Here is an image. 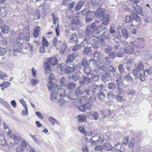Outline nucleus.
<instances>
[{"mask_svg": "<svg viewBox=\"0 0 152 152\" xmlns=\"http://www.w3.org/2000/svg\"><path fill=\"white\" fill-rule=\"evenodd\" d=\"M50 64L52 65L57 64H58L57 59L55 57L50 58H48L47 61L44 64L46 68V72L45 73V75L48 76L51 74V65Z\"/></svg>", "mask_w": 152, "mask_h": 152, "instance_id": "obj_1", "label": "nucleus"}, {"mask_svg": "<svg viewBox=\"0 0 152 152\" xmlns=\"http://www.w3.org/2000/svg\"><path fill=\"white\" fill-rule=\"evenodd\" d=\"M21 145L18 146L16 149V152H24L23 148L26 150V152H35L34 150L31 148L28 143L24 140H21Z\"/></svg>", "mask_w": 152, "mask_h": 152, "instance_id": "obj_2", "label": "nucleus"}, {"mask_svg": "<svg viewBox=\"0 0 152 152\" xmlns=\"http://www.w3.org/2000/svg\"><path fill=\"white\" fill-rule=\"evenodd\" d=\"M23 32L22 34H19L18 38L20 39H23L26 42H28L30 38V34L28 26H27L26 28L23 29Z\"/></svg>", "mask_w": 152, "mask_h": 152, "instance_id": "obj_3", "label": "nucleus"}, {"mask_svg": "<svg viewBox=\"0 0 152 152\" xmlns=\"http://www.w3.org/2000/svg\"><path fill=\"white\" fill-rule=\"evenodd\" d=\"M93 106V102L90 99L88 102H87L84 104L81 105L78 108L79 111L81 112L85 111L86 110H91V107Z\"/></svg>", "mask_w": 152, "mask_h": 152, "instance_id": "obj_4", "label": "nucleus"}, {"mask_svg": "<svg viewBox=\"0 0 152 152\" xmlns=\"http://www.w3.org/2000/svg\"><path fill=\"white\" fill-rule=\"evenodd\" d=\"M144 69V66L142 63L140 62L138 63L135 67L133 71V73L134 75L137 77L138 75H140V73L143 72Z\"/></svg>", "mask_w": 152, "mask_h": 152, "instance_id": "obj_5", "label": "nucleus"}, {"mask_svg": "<svg viewBox=\"0 0 152 152\" xmlns=\"http://www.w3.org/2000/svg\"><path fill=\"white\" fill-rule=\"evenodd\" d=\"M46 76H48V79H49V83L48 85V90L50 91H53L55 89L57 90L58 89V86H56L55 87L53 86V83L52 81L54 80V76L53 75H52L51 74H50L48 76L46 75H45Z\"/></svg>", "mask_w": 152, "mask_h": 152, "instance_id": "obj_6", "label": "nucleus"}, {"mask_svg": "<svg viewBox=\"0 0 152 152\" xmlns=\"http://www.w3.org/2000/svg\"><path fill=\"white\" fill-rule=\"evenodd\" d=\"M95 23H93L90 26L88 25L86 28V34L88 36L92 34L96 28V25Z\"/></svg>", "mask_w": 152, "mask_h": 152, "instance_id": "obj_7", "label": "nucleus"}, {"mask_svg": "<svg viewBox=\"0 0 152 152\" xmlns=\"http://www.w3.org/2000/svg\"><path fill=\"white\" fill-rule=\"evenodd\" d=\"M93 14H94V15L96 17L99 18L100 20L102 19L104 17V10L103 9L99 8L95 13L94 12Z\"/></svg>", "mask_w": 152, "mask_h": 152, "instance_id": "obj_8", "label": "nucleus"}, {"mask_svg": "<svg viewBox=\"0 0 152 152\" xmlns=\"http://www.w3.org/2000/svg\"><path fill=\"white\" fill-rule=\"evenodd\" d=\"M18 45L20 47L17 49L16 48H13V51L12 52H8V56H11L14 55V56H17V53H19L21 50L22 46L21 44L19 43Z\"/></svg>", "mask_w": 152, "mask_h": 152, "instance_id": "obj_9", "label": "nucleus"}, {"mask_svg": "<svg viewBox=\"0 0 152 152\" xmlns=\"http://www.w3.org/2000/svg\"><path fill=\"white\" fill-rule=\"evenodd\" d=\"M127 43V42L124 41L120 42L119 43L115 44L114 46L115 50H117L119 48L121 50H122V48L124 47L125 45H126Z\"/></svg>", "mask_w": 152, "mask_h": 152, "instance_id": "obj_10", "label": "nucleus"}, {"mask_svg": "<svg viewBox=\"0 0 152 152\" xmlns=\"http://www.w3.org/2000/svg\"><path fill=\"white\" fill-rule=\"evenodd\" d=\"M67 47V43L65 41H64L62 42L59 47L57 48V49L59 50V52L61 53H63L66 50Z\"/></svg>", "mask_w": 152, "mask_h": 152, "instance_id": "obj_11", "label": "nucleus"}, {"mask_svg": "<svg viewBox=\"0 0 152 152\" xmlns=\"http://www.w3.org/2000/svg\"><path fill=\"white\" fill-rule=\"evenodd\" d=\"M103 4V2L101 0H91V4L93 5L94 8L96 7H99L102 6Z\"/></svg>", "mask_w": 152, "mask_h": 152, "instance_id": "obj_12", "label": "nucleus"}, {"mask_svg": "<svg viewBox=\"0 0 152 152\" xmlns=\"http://www.w3.org/2000/svg\"><path fill=\"white\" fill-rule=\"evenodd\" d=\"M67 66L64 64H58V65L57 69L58 72L59 73H62L64 72L66 70Z\"/></svg>", "mask_w": 152, "mask_h": 152, "instance_id": "obj_13", "label": "nucleus"}, {"mask_svg": "<svg viewBox=\"0 0 152 152\" xmlns=\"http://www.w3.org/2000/svg\"><path fill=\"white\" fill-rule=\"evenodd\" d=\"M77 56V53H74L69 55L67 57V59L66 61L67 63H69L72 62L76 58Z\"/></svg>", "mask_w": 152, "mask_h": 152, "instance_id": "obj_14", "label": "nucleus"}, {"mask_svg": "<svg viewBox=\"0 0 152 152\" xmlns=\"http://www.w3.org/2000/svg\"><path fill=\"white\" fill-rule=\"evenodd\" d=\"M124 52L126 54H132L134 52V48L131 46L125 47L124 48Z\"/></svg>", "mask_w": 152, "mask_h": 152, "instance_id": "obj_15", "label": "nucleus"}, {"mask_svg": "<svg viewBox=\"0 0 152 152\" xmlns=\"http://www.w3.org/2000/svg\"><path fill=\"white\" fill-rule=\"evenodd\" d=\"M85 3V1H84L81 0L79 1L76 4L74 8L75 10L76 11L79 10L81 9Z\"/></svg>", "mask_w": 152, "mask_h": 152, "instance_id": "obj_16", "label": "nucleus"}, {"mask_svg": "<svg viewBox=\"0 0 152 152\" xmlns=\"http://www.w3.org/2000/svg\"><path fill=\"white\" fill-rule=\"evenodd\" d=\"M94 12L90 11L88 8H86L84 10L80 12L79 14L80 15L84 16L87 15L91 14H93Z\"/></svg>", "mask_w": 152, "mask_h": 152, "instance_id": "obj_17", "label": "nucleus"}, {"mask_svg": "<svg viewBox=\"0 0 152 152\" xmlns=\"http://www.w3.org/2000/svg\"><path fill=\"white\" fill-rule=\"evenodd\" d=\"M103 139L100 137H99L96 140L91 142L92 145H97L102 144L103 142Z\"/></svg>", "mask_w": 152, "mask_h": 152, "instance_id": "obj_18", "label": "nucleus"}, {"mask_svg": "<svg viewBox=\"0 0 152 152\" xmlns=\"http://www.w3.org/2000/svg\"><path fill=\"white\" fill-rule=\"evenodd\" d=\"M86 92V90L84 89H81L79 88H77L75 90V93L77 97L79 95L83 94Z\"/></svg>", "mask_w": 152, "mask_h": 152, "instance_id": "obj_19", "label": "nucleus"}, {"mask_svg": "<svg viewBox=\"0 0 152 152\" xmlns=\"http://www.w3.org/2000/svg\"><path fill=\"white\" fill-rule=\"evenodd\" d=\"M67 97L69 99L72 100L76 99L77 97L75 92H69L67 95Z\"/></svg>", "mask_w": 152, "mask_h": 152, "instance_id": "obj_20", "label": "nucleus"}, {"mask_svg": "<svg viewBox=\"0 0 152 152\" xmlns=\"http://www.w3.org/2000/svg\"><path fill=\"white\" fill-rule=\"evenodd\" d=\"M103 149L108 151L112 150L113 149V147H112L110 144L108 143H105L103 145Z\"/></svg>", "mask_w": 152, "mask_h": 152, "instance_id": "obj_21", "label": "nucleus"}, {"mask_svg": "<svg viewBox=\"0 0 152 152\" xmlns=\"http://www.w3.org/2000/svg\"><path fill=\"white\" fill-rule=\"evenodd\" d=\"M111 77V75L109 73H105L101 77L102 80H108Z\"/></svg>", "mask_w": 152, "mask_h": 152, "instance_id": "obj_22", "label": "nucleus"}, {"mask_svg": "<svg viewBox=\"0 0 152 152\" xmlns=\"http://www.w3.org/2000/svg\"><path fill=\"white\" fill-rule=\"evenodd\" d=\"M40 28L39 26H37L34 29L33 32V35L34 37H37L39 34Z\"/></svg>", "mask_w": 152, "mask_h": 152, "instance_id": "obj_23", "label": "nucleus"}, {"mask_svg": "<svg viewBox=\"0 0 152 152\" xmlns=\"http://www.w3.org/2000/svg\"><path fill=\"white\" fill-rule=\"evenodd\" d=\"M88 115L93 117L94 119L95 120H97L98 118V114L97 113L94 111L89 112L88 113Z\"/></svg>", "mask_w": 152, "mask_h": 152, "instance_id": "obj_24", "label": "nucleus"}, {"mask_svg": "<svg viewBox=\"0 0 152 152\" xmlns=\"http://www.w3.org/2000/svg\"><path fill=\"white\" fill-rule=\"evenodd\" d=\"M57 95H59L60 97H64L65 95V93L64 90L60 88L59 89L57 90Z\"/></svg>", "mask_w": 152, "mask_h": 152, "instance_id": "obj_25", "label": "nucleus"}, {"mask_svg": "<svg viewBox=\"0 0 152 152\" xmlns=\"http://www.w3.org/2000/svg\"><path fill=\"white\" fill-rule=\"evenodd\" d=\"M57 93V90L55 88L51 94V100L53 101H55L57 99V96L58 95L56 94Z\"/></svg>", "mask_w": 152, "mask_h": 152, "instance_id": "obj_26", "label": "nucleus"}, {"mask_svg": "<svg viewBox=\"0 0 152 152\" xmlns=\"http://www.w3.org/2000/svg\"><path fill=\"white\" fill-rule=\"evenodd\" d=\"M69 41L71 42H76L77 41V36L75 34H73L69 38Z\"/></svg>", "mask_w": 152, "mask_h": 152, "instance_id": "obj_27", "label": "nucleus"}, {"mask_svg": "<svg viewBox=\"0 0 152 152\" xmlns=\"http://www.w3.org/2000/svg\"><path fill=\"white\" fill-rule=\"evenodd\" d=\"M75 69V67L67 66L66 70L65 71V73L67 74L69 73L73 72Z\"/></svg>", "mask_w": 152, "mask_h": 152, "instance_id": "obj_28", "label": "nucleus"}, {"mask_svg": "<svg viewBox=\"0 0 152 152\" xmlns=\"http://www.w3.org/2000/svg\"><path fill=\"white\" fill-rule=\"evenodd\" d=\"M93 55L94 58L98 60H99L102 57V53L98 51H95Z\"/></svg>", "mask_w": 152, "mask_h": 152, "instance_id": "obj_29", "label": "nucleus"}, {"mask_svg": "<svg viewBox=\"0 0 152 152\" xmlns=\"http://www.w3.org/2000/svg\"><path fill=\"white\" fill-rule=\"evenodd\" d=\"M84 72L87 75L91 74L92 73V69L88 66L85 67L84 68Z\"/></svg>", "mask_w": 152, "mask_h": 152, "instance_id": "obj_30", "label": "nucleus"}, {"mask_svg": "<svg viewBox=\"0 0 152 152\" xmlns=\"http://www.w3.org/2000/svg\"><path fill=\"white\" fill-rule=\"evenodd\" d=\"M102 23L103 24L106 25L108 24L110 20V17L108 15H106L104 17Z\"/></svg>", "mask_w": 152, "mask_h": 152, "instance_id": "obj_31", "label": "nucleus"}, {"mask_svg": "<svg viewBox=\"0 0 152 152\" xmlns=\"http://www.w3.org/2000/svg\"><path fill=\"white\" fill-rule=\"evenodd\" d=\"M75 83H70L66 85V87L68 89L73 90L76 87Z\"/></svg>", "mask_w": 152, "mask_h": 152, "instance_id": "obj_32", "label": "nucleus"}, {"mask_svg": "<svg viewBox=\"0 0 152 152\" xmlns=\"http://www.w3.org/2000/svg\"><path fill=\"white\" fill-rule=\"evenodd\" d=\"M1 136L2 138L0 139V144L3 146L7 145V142L5 139L4 135L1 134Z\"/></svg>", "mask_w": 152, "mask_h": 152, "instance_id": "obj_33", "label": "nucleus"}, {"mask_svg": "<svg viewBox=\"0 0 152 152\" xmlns=\"http://www.w3.org/2000/svg\"><path fill=\"white\" fill-rule=\"evenodd\" d=\"M12 139H13L15 143L17 144L19 142L21 138L20 137L15 134H13V138Z\"/></svg>", "mask_w": 152, "mask_h": 152, "instance_id": "obj_34", "label": "nucleus"}, {"mask_svg": "<svg viewBox=\"0 0 152 152\" xmlns=\"http://www.w3.org/2000/svg\"><path fill=\"white\" fill-rule=\"evenodd\" d=\"M48 120L53 125L55 124V123L58 124H60L59 122L52 117H49Z\"/></svg>", "mask_w": 152, "mask_h": 152, "instance_id": "obj_35", "label": "nucleus"}, {"mask_svg": "<svg viewBox=\"0 0 152 152\" xmlns=\"http://www.w3.org/2000/svg\"><path fill=\"white\" fill-rule=\"evenodd\" d=\"M79 102L81 103H86L89 101V99L86 96H81L79 100Z\"/></svg>", "mask_w": 152, "mask_h": 152, "instance_id": "obj_36", "label": "nucleus"}, {"mask_svg": "<svg viewBox=\"0 0 152 152\" xmlns=\"http://www.w3.org/2000/svg\"><path fill=\"white\" fill-rule=\"evenodd\" d=\"M143 73L145 76L148 75L152 76V67H150L148 69L145 70L143 72Z\"/></svg>", "mask_w": 152, "mask_h": 152, "instance_id": "obj_37", "label": "nucleus"}, {"mask_svg": "<svg viewBox=\"0 0 152 152\" xmlns=\"http://www.w3.org/2000/svg\"><path fill=\"white\" fill-rule=\"evenodd\" d=\"M82 66L85 67L88 66L89 65V64L88 63L86 58L84 57L83 58L82 61L81 63Z\"/></svg>", "mask_w": 152, "mask_h": 152, "instance_id": "obj_38", "label": "nucleus"}, {"mask_svg": "<svg viewBox=\"0 0 152 152\" xmlns=\"http://www.w3.org/2000/svg\"><path fill=\"white\" fill-rule=\"evenodd\" d=\"M117 84L118 86V89L120 90L121 89V87L123 85V83L121 80L120 79H117L116 80Z\"/></svg>", "mask_w": 152, "mask_h": 152, "instance_id": "obj_39", "label": "nucleus"}, {"mask_svg": "<svg viewBox=\"0 0 152 152\" xmlns=\"http://www.w3.org/2000/svg\"><path fill=\"white\" fill-rule=\"evenodd\" d=\"M1 28L3 33L6 34L8 33L9 29V27L7 25L2 26Z\"/></svg>", "mask_w": 152, "mask_h": 152, "instance_id": "obj_40", "label": "nucleus"}, {"mask_svg": "<svg viewBox=\"0 0 152 152\" xmlns=\"http://www.w3.org/2000/svg\"><path fill=\"white\" fill-rule=\"evenodd\" d=\"M60 83L62 86H66V84L67 83V80L66 78L64 77H62L60 81Z\"/></svg>", "mask_w": 152, "mask_h": 152, "instance_id": "obj_41", "label": "nucleus"}, {"mask_svg": "<svg viewBox=\"0 0 152 152\" xmlns=\"http://www.w3.org/2000/svg\"><path fill=\"white\" fill-rule=\"evenodd\" d=\"M53 44L54 46L56 47L60 43H61V40H58L56 37H54L53 40Z\"/></svg>", "mask_w": 152, "mask_h": 152, "instance_id": "obj_42", "label": "nucleus"}, {"mask_svg": "<svg viewBox=\"0 0 152 152\" xmlns=\"http://www.w3.org/2000/svg\"><path fill=\"white\" fill-rule=\"evenodd\" d=\"M134 42H131V43L132 45L134 46H135V47L138 48H143L144 46V43L142 42H139V43H140V45H139L138 44V43L137 42V44L136 45H135L134 44Z\"/></svg>", "mask_w": 152, "mask_h": 152, "instance_id": "obj_43", "label": "nucleus"}, {"mask_svg": "<svg viewBox=\"0 0 152 152\" xmlns=\"http://www.w3.org/2000/svg\"><path fill=\"white\" fill-rule=\"evenodd\" d=\"M125 78L126 80L128 82H132L133 81L132 77L130 75L129 73L125 76Z\"/></svg>", "mask_w": 152, "mask_h": 152, "instance_id": "obj_44", "label": "nucleus"}, {"mask_svg": "<svg viewBox=\"0 0 152 152\" xmlns=\"http://www.w3.org/2000/svg\"><path fill=\"white\" fill-rule=\"evenodd\" d=\"M132 17L134 20L140 22L141 21V19L138 14L136 13H134Z\"/></svg>", "mask_w": 152, "mask_h": 152, "instance_id": "obj_45", "label": "nucleus"}, {"mask_svg": "<svg viewBox=\"0 0 152 152\" xmlns=\"http://www.w3.org/2000/svg\"><path fill=\"white\" fill-rule=\"evenodd\" d=\"M91 81V79L87 77H85L84 78V81L81 82L82 84H87L90 83Z\"/></svg>", "mask_w": 152, "mask_h": 152, "instance_id": "obj_46", "label": "nucleus"}, {"mask_svg": "<svg viewBox=\"0 0 152 152\" xmlns=\"http://www.w3.org/2000/svg\"><path fill=\"white\" fill-rule=\"evenodd\" d=\"M51 15L53 18V24H56L57 21L58 20V18L53 13H52Z\"/></svg>", "mask_w": 152, "mask_h": 152, "instance_id": "obj_47", "label": "nucleus"}, {"mask_svg": "<svg viewBox=\"0 0 152 152\" xmlns=\"http://www.w3.org/2000/svg\"><path fill=\"white\" fill-rule=\"evenodd\" d=\"M91 47H89L88 48H86L85 50L83 51V55H86L91 52Z\"/></svg>", "mask_w": 152, "mask_h": 152, "instance_id": "obj_48", "label": "nucleus"}, {"mask_svg": "<svg viewBox=\"0 0 152 152\" xmlns=\"http://www.w3.org/2000/svg\"><path fill=\"white\" fill-rule=\"evenodd\" d=\"M122 31L123 37L125 39H127L129 37V34L127 31L125 29H122Z\"/></svg>", "mask_w": 152, "mask_h": 152, "instance_id": "obj_49", "label": "nucleus"}, {"mask_svg": "<svg viewBox=\"0 0 152 152\" xmlns=\"http://www.w3.org/2000/svg\"><path fill=\"white\" fill-rule=\"evenodd\" d=\"M40 15L41 13L40 11L39 10H36L35 13L34 19L37 20L39 19L40 18Z\"/></svg>", "mask_w": 152, "mask_h": 152, "instance_id": "obj_50", "label": "nucleus"}, {"mask_svg": "<svg viewBox=\"0 0 152 152\" xmlns=\"http://www.w3.org/2000/svg\"><path fill=\"white\" fill-rule=\"evenodd\" d=\"M135 10L139 13H140L142 12V8L136 4V6L134 7Z\"/></svg>", "mask_w": 152, "mask_h": 152, "instance_id": "obj_51", "label": "nucleus"}, {"mask_svg": "<svg viewBox=\"0 0 152 152\" xmlns=\"http://www.w3.org/2000/svg\"><path fill=\"white\" fill-rule=\"evenodd\" d=\"M39 80L37 79H32L31 80V84L33 86H35L38 83Z\"/></svg>", "mask_w": 152, "mask_h": 152, "instance_id": "obj_52", "label": "nucleus"}, {"mask_svg": "<svg viewBox=\"0 0 152 152\" xmlns=\"http://www.w3.org/2000/svg\"><path fill=\"white\" fill-rule=\"evenodd\" d=\"M0 40V42L2 45H6L7 44V38L5 37H1Z\"/></svg>", "mask_w": 152, "mask_h": 152, "instance_id": "obj_53", "label": "nucleus"}, {"mask_svg": "<svg viewBox=\"0 0 152 152\" xmlns=\"http://www.w3.org/2000/svg\"><path fill=\"white\" fill-rule=\"evenodd\" d=\"M0 103L5 105V106L7 108H9V105L8 103L5 101L4 99L0 98Z\"/></svg>", "mask_w": 152, "mask_h": 152, "instance_id": "obj_54", "label": "nucleus"}, {"mask_svg": "<svg viewBox=\"0 0 152 152\" xmlns=\"http://www.w3.org/2000/svg\"><path fill=\"white\" fill-rule=\"evenodd\" d=\"M115 84L113 83H111L108 84V88L110 89L114 90L115 88Z\"/></svg>", "mask_w": 152, "mask_h": 152, "instance_id": "obj_55", "label": "nucleus"}, {"mask_svg": "<svg viewBox=\"0 0 152 152\" xmlns=\"http://www.w3.org/2000/svg\"><path fill=\"white\" fill-rule=\"evenodd\" d=\"M110 59L108 57H105L103 59L102 63L103 64H107L110 61Z\"/></svg>", "mask_w": 152, "mask_h": 152, "instance_id": "obj_56", "label": "nucleus"}, {"mask_svg": "<svg viewBox=\"0 0 152 152\" xmlns=\"http://www.w3.org/2000/svg\"><path fill=\"white\" fill-rule=\"evenodd\" d=\"M77 117L79 121L81 122H83L85 121L86 118V117L85 115H79L77 116Z\"/></svg>", "mask_w": 152, "mask_h": 152, "instance_id": "obj_57", "label": "nucleus"}, {"mask_svg": "<svg viewBox=\"0 0 152 152\" xmlns=\"http://www.w3.org/2000/svg\"><path fill=\"white\" fill-rule=\"evenodd\" d=\"M90 64H91L94 67L97 66L98 61H95L94 59H92L89 61Z\"/></svg>", "mask_w": 152, "mask_h": 152, "instance_id": "obj_58", "label": "nucleus"}, {"mask_svg": "<svg viewBox=\"0 0 152 152\" xmlns=\"http://www.w3.org/2000/svg\"><path fill=\"white\" fill-rule=\"evenodd\" d=\"M7 77V75L5 73H3L0 71V79L4 80Z\"/></svg>", "mask_w": 152, "mask_h": 152, "instance_id": "obj_59", "label": "nucleus"}, {"mask_svg": "<svg viewBox=\"0 0 152 152\" xmlns=\"http://www.w3.org/2000/svg\"><path fill=\"white\" fill-rule=\"evenodd\" d=\"M103 149V145H98L94 148V150L96 151H101Z\"/></svg>", "mask_w": 152, "mask_h": 152, "instance_id": "obj_60", "label": "nucleus"}, {"mask_svg": "<svg viewBox=\"0 0 152 152\" xmlns=\"http://www.w3.org/2000/svg\"><path fill=\"white\" fill-rule=\"evenodd\" d=\"M118 68L121 74L124 72L125 69L123 65L122 64H119L118 67Z\"/></svg>", "mask_w": 152, "mask_h": 152, "instance_id": "obj_61", "label": "nucleus"}, {"mask_svg": "<svg viewBox=\"0 0 152 152\" xmlns=\"http://www.w3.org/2000/svg\"><path fill=\"white\" fill-rule=\"evenodd\" d=\"M125 21L127 23H132V22L133 20L130 16L128 15L126 16Z\"/></svg>", "mask_w": 152, "mask_h": 152, "instance_id": "obj_62", "label": "nucleus"}, {"mask_svg": "<svg viewBox=\"0 0 152 152\" xmlns=\"http://www.w3.org/2000/svg\"><path fill=\"white\" fill-rule=\"evenodd\" d=\"M72 77L73 80H77L80 78L79 75L77 73H75L72 75Z\"/></svg>", "mask_w": 152, "mask_h": 152, "instance_id": "obj_63", "label": "nucleus"}, {"mask_svg": "<svg viewBox=\"0 0 152 152\" xmlns=\"http://www.w3.org/2000/svg\"><path fill=\"white\" fill-rule=\"evenodd\" d=\"M0 12L1 15L3 16H5L6 15L7 13L5 11V9L3 8H1L0 9Z\"/></svg>", "mask_w": 152, "mask_h": 152, "instance_id": "obj_64", "label": "nucleus"}]
</instances>
